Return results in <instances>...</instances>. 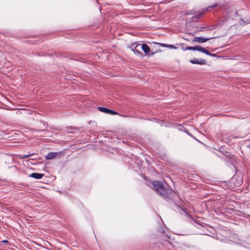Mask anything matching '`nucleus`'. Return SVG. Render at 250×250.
I'll return each instance as SVG.
<instances>
[{
	"label": "nucleus",
	"mask_w": 250,
	"mask_h": 250,
	"mask_svg": "<svg viewBox=\"0 0 250 250\" xmlns=\"http://www.w3.org/2000/svg\"><path fill=\"white\" fill-rule=\"evenodd\" d=\"M183 50H197L199 52H203L210 56H216V55L215 54H211L209 53L208 51L205 48L200 45H197L195 46H188L186 47L185 48H184Z\"/></svg>",
	"instance_id": "f03ea898"
},
{
	"label": "nucleus",
	"mask_w": 250,
	"mask_h": 250,
	"mask_svg": "<svg viewBox=\"0 0 250 250\" xmlns=\"http://www.w3.org/2000/svg\"><path fill=\"white\" fill-rule=\"evenodd\" d=\"M130 48L135 54L140 55V49H141V44L134 43L130 45Z\"/></svg>",
	"instance_id": "7ed1b4c3"
},
{
	"label": "nucleus",
	"mask_w": 250,
	"mask_h": 250,
	"mask_svg": "<svg viewBox=\"0 0 250 250\" xmlns=\"http://www.w3.org/2000/svg\"><path fill=\"white\" fill-rule=\"evenodd\" d=\"M33 154H28L27 155H29V157L32 156Z\"/></svg>",
	"instance_id": "aec40b11"
},
{
	"label": "nucleus",
	"mask_w": 250,
	"mask_h": 250,
	"mask_svg": "<svg viewBox=\"0 0 250 250\" xmlns=\"http://www.w3.org/2000/svg\"><path fill=\"white\" fill-rule=\"evenodd\" d=\"M141 49H142L146 54L150 52V48L146 44H141Z\"/></svg>",
	"instance_id": "9d476101"
},
{
	"label": "nucleus",
	"mask_w": 250,
	"mask_h": 250,
	"mask_svg": "<svg viewBox=\"0 0 250 250\" xmlns=\"http://www.w3.org/2000/svg\"><path fill=\"white\" fill-rule=\"evenodd\" d=\"M217 4L215 3L214 4H213L212 5L208 6L207 8L202 9L203 12L205 13L207 11H209L211 9H214L217 6Z\"/></svg>",
	"instance_id": "f8f14e48"
},
{
	"label": "nucleus",
	"mask_w": 250,
	"mask_h": 250,
	"mask_svg": "<svg viewBox=\"0 0 250 250\" xmlns=\"http://www.w3.org/2000/svg\"><path fill=\"white\" fill-rule=\"evenodd\" d=\"M153 185L155 191L162 197L165 199H171L172 198L174 191L169 188L168 186H165L160 181H155Z\"/></svg>",
	"instance_id": "f257e3e1"
},
{
	"label": "nucleus",
	"mask_w": 250,
	"mask_h": 250,
	"mask_svg": "<svg viewBox=\"0 0 250 250\" xmlns=\"http://www.w3.org/2000/svg\"><path fill=\"white\" fill-rule=\"evenodd\" d=\"M44 174L38 173H32L29 175V177H32L36 179H40L43 177Z\"/></svg>",
	"instance_id": "0eeeda50"
},
{
	"label": "nucleus",
	"mask_w": 250,
	"mask_h": 250,
	"mask_svg": "<svg viewBox=\"0 0 250 250\" xmlns=\"http://www.w3.org/2000/svg\"><path fill=\"white\" fill-rule=\"evenodd\" d=\"M28 157H29V155H23L21 156V159H26Z\"/></svg>",
	"instance_id": "4468645a"
},
{
	"label": "nucleus",
	"mask_w": 250,
	"mask_h": 250,
	"mask_svg": "<svg viewBox=\"0 0 250 250\" xmlns=\"http://www.w3.org/2000/svg\"><path fill=\"white\" fill-rule=\"evenodd\" d=\"M36 131L38 132H41L44 131V130L43 129H40V130H37Z\"/></svg>",
	"instance_id": "f3484780"
},
{
	"label": "nucleus",
	"mask_w": 250,
	"mask_h": 250,
	"mask_svg": "<svg viewBox=\"0 0 250 250\" xmlns=\"http://www.w3.org/2000/svg\"><path fill=\"white\" fill-rule=\"evenodd\" d=\"M212 38H213L212 37L206 38L201 37H195L193 39L192 42H197L198 43H201L205 42L207 41H208L212 39Z\"/></svg>",
	"instance_id": "20e7f679"
},
{
	"label": "nucleus",
	"mask_w": 250,
	"mask_h": 250,
	"mask_svg": "<svg viewBox=\"0 0 250 250\" xmlns=\"http://www.w3.org/2000/svg\"><path fill=\"white\" fill-rule=\"evenodd\" d=\"M204 12H203V10L201 12H198L197 14L193 16L191 18V21L193 22H196L198 19L200 18V17L203 15Z\"/></svg>",
	"instance_id": "6e6552de"
},
{
	"label": "nucleus",
	"mask_w": 250,
	"mask_h": 250,
	"mask_svg": "<svg viewBox=\"0 0 250 250\" xmlns=\"http://www.w3.org/2000/svg\"><path fill=\"white\" fill-rule=\"evenodd\" d=\"M57 152H50L47 155H46L45 158L47 160H51L54 158L57 155Z\"/></svg>",
	"instance_id": "1a4fd4ad"
},
{
	"label": "nucleus",
	"mask_w": 250,
	"mask_h": 250,
	"mask_svg": "<svg viewBox=\"0 0 250 250\" xmlns=\"http://www.w3.org/2000/svg\"><path fill=\"white\" fill-rule=\"evenodd\" d=\"M190 62L192 64H205L206 63V61L204 59H197L196 58H194L193 59L190 60Z\"/></svg>",
	"instance_id": "423d86ee"
},
{
	"label": "nucleus",
	"mask_w": 250,
	"mask_h": 250,
	"mask_svg": "<svg viewBox=\"0 0 250 250\" xmlns=\"http://www.w3.org/2000/svg\"><path fill=\"white\" fill-rule=\"evenodd\" d=\"M160 44L162 46L167 47V44L165 43H160Z\"/></svg>",
	"instance_id": "dca6fc26"
},
{
	"label": "nucleus",
	"mask_w": 250,
	"mask_h": 250,
	"mask_svg": "<svg viewBox=\"0 0 250 250\" xmlns=\"http://www.w3.org/2000/svg\"><path fill=\"white\" fill-rule=\"evenodd\" d=\"M234 14L235 15H237L238 16V13L236 11H234Z\"/></svg>",
	"instance_id": "a211bd4d"
},
{
	"label": "nucleus",
	"mask_w": 250,
	"mask_h": 250,
	"mask_svg": "<svg viewBox=\"0 0 250 250\" xmlns=\"http://www.w3.org/2000/svg\"><path fill=\"white\" fill-rule=\"evenodd\" d=\"M2 242H3V243H7V242H8V241H7V240H4L2 241Z\"/></svg>",
	"instance_id": "6ab92c4d"
},
{
	"label": "nucleus",
	"mask_w": 250,
	"mask_h": 250,
	"mask_svg": "<svg viewBox=\"0 0 250 250\" xmlns=\"http://www.w3.org/2000/svg\"><path fill=\"white\" fill-rule=\"evenodd\" d=\"M194 14H195V12L193 10H191L188 12L186 13L185 15H193Z\"/></svg>",
	"instance_id": "ddd939ff"
},
{
	"label": "nucleus",
	"mask_w": 250,
	"mask_h": 250,
	"mask_svg": "<svg viewBox=\"0 0 250 250\" xmlns=\"http://www.w3.org/2000/svg\"><path fill=\"white\" fill-rule=\"evenodd\" d=\"M250 23V18L248 19L246 21H244L243 19H240L239 24L240 25L245 26L248 24Z\"/></svg>",
	"instance_id": "9b49d317"
},
{
	"label": "nucleus",
	"mask_w": 250,
	"mask_h": 250,
	"mask_svg": "<svg viewBox=\"0 0 250 250\" xmlns=\"http://www.w3.org/2000/svg\"><path fill=\"white\" fill-rule=\"evenodd\" d=\"M167 47H169L170 48H173V49H176V47L175 46H174L172 44L167 45Z\"/></svg>",
	"instance_id": "2eb2a0df"
},
{
	"label": "nucleus",
	"mask_w": 250,
	"mask_h": 250,
	"mask_svg": "<svg viewBox=\"0 0 250 250\" xmlns=\"http://www.w3.org/2000/svg\"><path fill=\"white\" fill-rule=\"evenodd\" d=\"M249 217L250 218V214L248 215Z\"/></svg>",
	"instance_id": "412c9836"
},
{
	"label": "nucleus",
	"mask_w": 250,
	"mask_h": 250,
	"mask_svg": "<svg viewBox=\"0 0 250 250\" xmlns=\"http://www.w3.org/2000/svg\"><path fill=\"white\" fill-rule=\"evenodd\" d=\"M98 108L99 111L106 114L111 115H116L118 114L117 112H116V111L106 108L105 107H99Z\"/></svg>",
	"instance_id": "39448f33"
}]
</instances>
